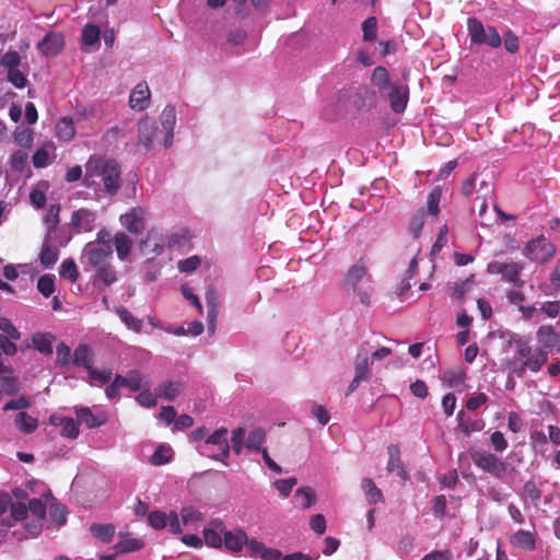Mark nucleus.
<instances>
[{
	"mask_svg": "<svg viewBox=\"0 0 560 560\" xmlns=\"http://www.w3.org/2000/svg\"><path fill=\"white\" fill-rule=\"evenodd\" d=\"M246 547L252 558H259L261 560H279L281 557L280 550L268 548L265 544L256 539L247 538Z\"/></svg>",
	"mask_w": 560,
	"mask_h": 560,
	"instance_id": "2eb2a0df",
	"label": "nucleus"
},
{
	"mask_svg": "<svg viewBox=\"0 0 560 560\" xmlns=\"http://www.w3.org/2000/svg\"><path fill=\"white\" fill-rule=\"evenodd\" d=\"M49 422L61 428L60 434L63 438L77 439L79 435V428L72 418L52 415Z\"/></svg>",
	"mask_w": 560,
	"mask_h": 560,
	"instance_id": "aec40b11",
	"label": "nucleus"
},
{
	"mask_svg": "<svg viewBox=\"0 0 560 560\" xmlns=\"http://www.w3.org/2000/svg\"><path fill=\"white\" fill-rule=\"evenodd\" d=\"M295 498L303 509H308L316 501L315 491L311 487H302L295 491Z\"/></svg>",
	"mask_w": 560,
	"mask_h": 560,
	"instance_id": "79ce46f5",
	"label": "nucleus"
},
{
	"mask_svg": "<svg viewBox=\"0 0 560 560\" xmlns=\"http://www.w3.org/2000/svg\"><path fill=\"white\" fill-rule=\"evenodd\" d=\"M409 90L407 86L394 84L384 97L389 101L390 108L394 113H404L408 103Z\"/></svg>",
	"mask_w": 560,
	"mask_h": 560,
	"instance_id": "f8f14e48",
	"label": "nucleus"
},
{
	"mask_svg": "<svg viewBox=\"0 0 560 560\" xmlns=\"http://www.w3.org/2000/svg\"><path fill=\"white\" fill-rule=\"evenodd\" d=\"M59 273L62 278L75 282L79 278V271L73 259H65L60 265Z\"/></svg>",
	"mask_w": 560,
	"mask_h": 560,
	"instance_id": "a18cd8bd",
	"label": "nucleus"
},
{
	"mask_svg": "<svg viewBox=\"0 0 560 560\" xmlns=\"http://www.w3.org/2000/svg\"><path fill=\"white\" fill-rule=\"evenodd\" d=\"M171 457V448L161 445L154 451L150 462L153 465H163L168 463Z\"/></svg>",
	"mask_w": 560,
	"mask_h": 560,
	"instance_id": "bf43d9fd",
	"label": "nucleus"
},
{
	"mask_svg": "<svg viewBox=\"0 0 560 560\" xmlns=\"http://www.w3.org/2000/svg\"><path fill=\"white\" fill-rule=\"evenodd\" d=\"M468 454L476 467L482 471L488 472L498 479H502L506 475L508 465L495 454L475 448H470Z\"/></svg>",
	"mask_w": 560,
	"mask_h": 560,
	"instance_id": "20e7f679",
	"label": "nucleus"
},
{
	"mask_svg": "<svg viewBox=\"0 0 560 560\" xmlns=\"http://www.w3.org/2000/svg\"><path fill=\"white\" fill-rule=\"evenodd\" d=\"M468 33L472 44L487 45L491 48H499L502 44V37L493 26H483L481 21L476 18L468 19Z\"/></svg>",
	"mask_w": 560,
	"mask_h": 560,
	"instance_id": "39448f33",
	"label": "nucleus"
},
{
	"mask_svg": "<svg viewBox=\"0 0 560 560\" xmlns=\"http://www.w3.org/2000/svg\"><path fill=\"white\" fill-rule=\"evenodd\" d=\"M354 376L363 381H368L371 377L369 357L366 352L358 353L354 362Z\"/></svg>",
	"mask_w": 560,
	"mask_h": 560,
	"instance_id": "e433bc0d",
	"label": "nucleus"
},
{
	"mask_svg": "<svg viewBox=\"0 0 560 560\" xmlns=\"http://www.w3.org/2000/svg\"><path fill=\"white\" fill-rule=\"evenodd\" d=\"M491 194H492L491 185H489L487 182L482 180L480 183V189L478 191V195L474 199V205H472L474 210L476 208L478 209V214L481 219V224H487L485 222V215L487 213V208H488L487 200H488V197L491 196Z\"/></svg>",
	"mask_w": 560,
	"mask_h": 560,
	"instance_id": "393cba45",
	"label": "nucleus"
},
{
	"mask_svg": "<svg viewBox=\"0 0 560 560\" xmlns=\"http://www.w3.org/2000/svg\"><path fill=\"white\" fill-rule=\"evenodd\" d=\"M59 258V249L45 241L42 245L39 260L43 267L51 268Z\"/></svg>",
	"mask_w": 560,
	"mask_h": 560,
	"instance_id": "7c9ffc66",
	"label": "nucleus"
},
{
	"mask_svg": "<svg viewBox=\"0 0 560 560\" xmlns=\"http://www.w3.org/2000/svg\"><path fill=\"white\" fill-rule=\"evenodd\" d=\"M503 44L506 51L515 54L518 51L520 42L518 37L512 32L508 31L503 36Z\"/></svg>",
	"mask_w": 560,
	"mask_h": 560,
	"instance_id": "338daca9",
	"label": "nucleus"
},
{
	"mask_svg": "<svg viewBox=\"0 0 560 560\" xmlns=\"http://www.w3.org/2000/svg\"><path fill=\"white\" fill-rule=\"evenodd\" d=\"M37 290L45 296H50L55 291L54 276L44 275L37 281Z\"/></svg>",
	"mask_w": 560,
	"mask_h": 560,
	"instance_id": "603ef678",
	"label": "nucleus"
},
{
	"mask_svg": "<svg viewBox=\"0 0 560 560\" xmlns=\"http://www.w3.org/2000/svg\"><path fill=\"white\" fill-rule=\"evenodd\" d=\"M101 234L102 232L97 233L95 244L89 243L85 247V256L88 261L94 268L106 265L107 259L113 254L110 241H102Z\"/></svg>",
	"mask_w": 560,
	"mask_h": 560,
	"instance_id": "1a4fd4ad",
	"label": "nucleus"
},
{
	"mask_svg": "<svg viewBox=\"0 0 560 560\" xmlns=\"http://www.w3.org/2000/svg\"><path fill=\"white\" fill-rule=\"evenodd\" d=\"M73 364L89 370L93 364V351L88 345H80L74 349Z\"/></svg>",
	"mask_w": 560,
	"mask_h": 560,
	"instance_id": "bb28decb",
	"label": "nucleus"
},
{
	"mask_svg": "<svg viewBox=\"0 0 560 560\" xmlns=\"http://www.w3.org/2000/svg\"><path fill=\"white\" fill-rule=\"evenodd\" d=\"M101 183L107 195H117L122 183L120 165L114 159L92 155L85 163L83 184L86 188L96 190Z\"/></svg>",
	"mask_w": 560,
	"mask_h": 560,
	"instance_id": "f257e3e1",
	"label": "nucleus"
},
{
	"mask_svg": "<svg viewBox=\"0 0 560 560\" xmlns=\"http://www.w3.org/2000/svg\"><path fill=\"white\" fill-rule=\"evenodd\" d=\"M151 92L147 82L138 83L130 93L129 105L132 109L144 110L149 106Z\"/></svg>",
	"mask_w": 560,
	"mask_h": 560,
	"instance_id": "f3484780",
	"label": "nucleus"
},
{
	"mask_svg": "<svg viewBox=\"0 0 560 560\" xmlns=\"http://www.w3.org/2000/svg\"><path fill=\"white\" fill-rule=\"evenodd\" d=\"M363 40L374 42L377 33V20L375 16L368 18L362 23Z\"/></svg>",
	"mask_w": 560,
	"mask_h": 560,
	"instance_id": "09e8293b",
	"label": "nucleus"
},
{
	"mask_svg": "<svg viewBox=\"0 0 560 560\" xmlns=\"http://www.w3.org/2000/svg\"><path fill=\"white\" fill-rule=\"evenodd\" d=\"M225 532V524L221 520H212L209 527L202 530L203 539L207 546L211 548H221L223 544V536Z\"/></svg>",
	"mask_w": 560,
	"mask_h": 560,
	"instance_id": "ddd939ff",
	"label": "nucleus"
},
{
	"mask_svg": "<svg viewBox=\"0 0 560 560\" xmlns=\"http://www.w3.org/2000/svg\"><path fill=\"white\" fill-rule=\"evenodd\" d=\"M516 353L518 357L524 359L520 369L514 370L518 373H523L526 369L532 372H538L548 360V357L544 351H540L537 348L533 349L532 346L524 340L516 341Z\"/></svg>",
	"mask_w": 560,
	"mask_h": 560,
	"instance_id": "423d86ee",
	"label": "nucleus"
},
{
	"mask_svg": "<svg viewBox=\"0 0 560 560\" xmlns=\"http://www.w3.org/2000/svg\"><path fill=\"white\" fill-rule=\"evenodd\" d=\"M0 385L7 395H15L19 392V383L15 377L2 376Z\"/></svg>",
	"mask_w": 560,
	"mask_h": 560,
	"instance_id": "774afa93",
	"label": "nucleus"
},
{
	"mask_svg": "<svg viewBox=\"0 0 560 560\" xmlns=\"http://www.w3.org/2000/svg\"><path fill=\"white\" fill-rule=\"evenodd\" d=\"M361 489L365 493L369 503L376 504L384 501L381 489L376 487L371 478H363L361 480Z\"/></svg>",
	"mask_w": 560,
	"mask_h": 560,
	"instance_id": "2f4dec72",
	"label": "nucleus"
},
{
	"mask_svg": "<svg viewBox=\"0 0 560 560\" xmlns=\"http://www.w3.org/2000/svg\"><path fill=\"white\" fill-rule=\"evenodd\" d=\"M247 538V534L242 529L225 530L223 544L229 551L240 552L246 546Z\"/></svg>",
	"mask_w": 560,
	"mask_h": 560,
	"instance_id": "6ab92c4d",
	"label": "nucleus"
},
{
	"mask_svg": "<svg viewBox=\"0 0 560 560\" xmlns=\"http://www.w3.org/2000/svg\"><path fill=\"white\" fill-rule=\"evenodd\" d=\"M0 330H2L5 334V336L11 338L12 340H19L21 338L20 331L7 317H0Z\"/></svg>",
	"mask_w": 560,
	"mask_h": 560,
	"instance_id": "680f3d73",
	"label": "nucleus"
},
{
	"mask_svg": "<svg viewBox=\"0 0 560 560\" xmlns=\"http://www.w3.org/2000/svg\"><path fill=\"white\" fill-rule=\"evenodd\" d=\"M265 439H266L265 430L261 428H257V429L253 430L249 433V435L247 436L245 446L248 450L261 452V450H262L261 446L265 443Z\"/></svg>",
	"mask_w": 560,
	"mask_h": 560,
	"instance_id": "37998d69",
	"label": "nucleus"
},
{
	"mask_svg": "<svg viewBox=\"0 0 560 560\" xmlns=\"http://www.w3.org/2000/svg\"><path fill=\"white\" fill-rule=\"evenodd\" d=\"M116 281V271L109 264L96 268V272L94 275V284L100 282L104 285H110Z\"/></svg>",
	"mask_w": 560,
	"mask_h": 560,
	"instance_id": "72a5a7b5",
	"label": "nucleus"
},
{
	"mask_svg": "<svg viewBox=\"0 0 560 560\" xmlns=\"http://www.w3.org/2000/svg\"><path fill=\"white\" fill-rule=\"evenodd\" d=\"M424 210L419 209L410 219L409 231L415 238H418L422 232L424 225Z\"/></svg>",
	"mask_w": 560,
	"mask_h": 560,
	"instance_id": "49530a36",
	"label": "nucleus"
},
{
	"mask_svg": "<svg viewBox=\"0 0 560 560\" xmlns=\"http://www.w3.org/2000/svg\"><path fill=\"white\" fill-rule=\"evenodd\" d=\"M184 385L182 382L165 381L159 385L158 395L168 401H173L183 392Z\"/></svg>",
	"mask_w": 560,
	"mask_h": 560,
	"instance_id": "cd10ccee",
	"label": "nucleus"
},
{
	"mask_svg": "<svg viewBox=\"0 0 560 560\" xmlns=\"http://www.w3.org/2000/svg\"><path fill=\"white\" fill-rule=\"evenodd\" d=\"M388 453V462H387V471L395 472L401 480L406 481L409 479V474L400 458V450L398 445L390 444L387 447Z\"/></svg>",
	"mask_w": 560,
	"mask_h": 560,
	"instance_id": "dca6fc26",
	"label": "nucleus"
},
{
	"mask_svg": "<svg viewBox=\"0 0 560 560\" xmlns=\"http://www.w3.org/2000/svg\"><path fill=\"white\" fill-rule=\"evenodd\" d=\"M228 429L222 427L208 435L205 440L203 448L200 453L213 460L229 465L230 444L228 441Z\"/></svg>",
	"mask_w": 560,
	"mask_h": 560,
	"instance_id": "7ed1b4c3",
	"label": "nucleus"
},
{
	"mask_svg": "<svg viewBox=\"0 0 560 560\" xmlns=\"http://www.w3.org/2000/svg\"><path fill=\"white\" fill-rule=\"evenodd\" d=\"M143 541L138 538H127L121 541H119L116 545V548L119 552H132L140 550L143 547Z\"/></svg>",
	"mask_w": 560,
	"mask_h": 560,
	"instance_id": "6e6d98bb",
	"label": "nucleus"
},
{
	"mask_svg": "<svg viewBox=\"0 0 560 560\" xmlns=\"http://www.w3.org/2000/svg\"><path fill=\"white\" fill-rule=\"evenodd\" d=\"M75 415L78 422L85 424L89 429L97 428L105 423L104 417L93 415L88 407L77 409Z\"/></svg>",
	"mask_w": 560,
	"mask_h": 560,
	"instance_id": "c85d7f7f",
	"label": "nucleus"
},
{
	"mask_svg": "<svg viewBox=\"0 0 560 560\" xmlns=\"http://www.w3.org/2000/svg\"><path fill=\"white\" fill-rule=\"evenodd\" d=\"M116 314L128 329L139 334L142 330L143 323L140 318L135 317L127 308L120 306L116 310Z\"/></svg>",
	"mask_w": 560,
	"mask_h": 560,
	"instance_id": "f704fd0d",
	"label": "nucleus"
},
{
	"mask_svg": "<svg viewBox=\"0 0 560 560\" xmlns=\"http://www.w3.org/2000/svg\"><path fill=\"white\" fill-rule=\"evenodd\" d=\"M244 436L245 429L242 427H238L232 431L230 450L232 448L236 455L242 453Z\"/></svg>",
	"mask_w": 560,
	"mask_h": 560,
	"instance_id": "5fc2aeb1",
	"label": "nucleus"
},
{
	"mask_svg": "<svg viewBox=\"0 0 560 560\" xmlns=\"http://www.w3.org/2000/svg\"><path fill=\"white\" fill-rule=\"evenodd\" d=\"M556 246L545 235L530 240L525 246V255L535 262L545 264L553 258Z\"/></svg>",
	"mask_w": 560,
	"mask_h": 560,
	"instance_id": "6e6552de",
	"label": "nucleus"
},
{
	"mask_svg": "<svg viewBox=\"0 0 560 560\" xmlns=\"http://www.w3.org/2000/svg\"><path fill=\"white\" fill-rule=\"evenodd\" d=\"M95 213L89 209L81 208L71 215V225L80 232H90L93 230Z\"/></svg>",
	"mask_w": 560,
	"mask_h": 560,
	"instance_id": "a211bd4d",
	"label": "nucleus"
},
{
	"mask_svg": "<svg viewBox=\"0 0 560 560\" xmlns=\"http://www.w3.org/2000/svg\"><path fill=\"white\" fill-rule=\"evenodd\" d=\"M21 63V56L15 50L7 51L1 58V65L9 70L16 69Z\"/></svg>",
	"mask_w": 560,
	"mask_h": 560,
	"instance_id": "4d7b16f0",
	"label": "nucleus"
},
{
	"mask_svg": "<svg viewBox=\"0 0 560 560\" xmlns=\"http://www.w3.org/2000/svg\"><path fill=\"white\" fill-rule=\"evenodd\" d=\"M163 243L160 237L152 234L151 232L148 234L147 238L141 241L140 249L143 253H154L156 255L161 254L163 250Z\"/></svg>",
	"mask_w": 560,
	"mask_h": 560,
	"instance_id": "a19ab883",
	"label": "nucleus"
},
{
	"mask_svg": "<svg viewBox=\"0 0 560 560\" xmlns=\"http://www.w3.org/2000/svg\"><path fill=\"white\" fill-rule=\"evenodd\" d=\"M180 517L184 524L202 521V514L192 506H184L180 510Z\"/></svg>",
	"mask_w": 560,
	"mask_h": 560,
	"instance_id": "0e129e2a",
	"label": "nucleus"
},
{
	"mask_svg": "<svg viewBox=\"0 0 560 560\" xmlns=\"http://www.w3.org/2000/svg\"><path fill=\"white\" fill-rule=\"evenodd\" d=\"M490 443L493 450L498 453L504 452L509 446L508 441L501 431H494L491 433Z\"/></svg>",
	"mask_w": 560,
	"mask_h": 560,
	"instance_id": "e2e57ef3",
	"label": "nucleus"
},
{
	"mask_svg": "<svg viewBox=\"0 0 560 560\" xmlns=\"http://www.w3.org/2000/svg\"><path fill=\"white\" fill-rule=\"evenodd\" d=\"M466 378V373L462 370H448L445 371L443 374V381L450 386V387H456L464 383Z\"/></svg>",
	"mask_w": 560,
	"mask_h": 560,
	"instance_id": "3c124183",
	"label": "nucleus"
},
{
	"mask_svg": "<svg viewBox=\"0 0 560 560\" xmlns=\"http://www.w3.org/2000/svg\"><path fill=\"white\" fill-rule=\"evenodd\" d=\"M524 269V265L516 261L511 262H502V261H491L487 266V271L492 275H501L502 278L512 283L515 288H523L525 281L521 278V272Z\"/></svg>",
	"mask_w": 560,
	"mask_h": 560,
	"instance_id": "0eeeda50",
	"label": "nucleus"
},
{
	"mask_svg": "<svg viewBox=\"0 0 560 560\" xmlns=\"http://www.w3.org/2000/svg\"><path fill=\"white\" fill-rule=\"evenodd\" d=\"M28 511L38 520L43 521L46 515V504L40 499H32L27 505Z\"/></svg>",
	"mask_w": 560,
	"mask_h": 560,
	"instance_id": "052dcab7",
	"label": "nucleus"
},
{
	"mask_svg": "<svg viewBox=\"0 0 560 560\" xmlns=\"http://www.w3.org/2000/svg\"><path fill=\"white\" fill-rule=\"evenodd\" d=\"M132 392H141L143 388L150 387V381L148 377L142 376L137 371H131L127 375V385Z\"/></svg>",
	"mask_w": 560,
	"mask_h": 560,
	"instance_id": "58836bf2",
	"label": "nucleus"
},
{
	"mask_svg": "<svg viewBox=\"0 0 560 560\" xmlns=\"http://www.w3.org/2000/svg\"><path fill=\"white\" fill-rule=\"evenodd\" d=\"M457 421L458 429L467 436L474 432L481 431L485 427V422L481 419H471L463 410L457 413Z\"/></svg>",
	"mask_w": 560,
	"mask_h": 560,
	"instance_id": "a878e982",
	"label": "nucleus"
},
{
	"mask_svg": "<svg viewBox=\"0 0 560 560\" xmlns=\"http://www.w3.org/2000/svg\"><path fill=\"white\" fill-rule=\"evenodd\" d=\"M148 522L154 529H163L167 525V515L161 511H153L149 514Z\"/></svg>",
	"mask_w": 560,
	"mask_h": 560,
	"instance_id": "13d9d810",
	"label": "nucleus"
},
{
	"mask_svg": "<svg viewBox=\"0 0 560 560\" xmlns=\"http://www.w3.org/2000/svg\"><path fill=\"white\" fill-rule=\"evenodd\" d=\"M56 135L62 141H70L75 135V128L72 118L62 117L56 125Z\"/></svg>",
	"mask_w": 560,
	"mask_h": 560,
	"instance_id": "473e14b6",
	"label": "nucleus"
},
{
	"mask_svg": "<svg viewBox=\"0 0 560 560\" xmlns=\"http://www.w3.org/2000/svg\"><path fill=\"white\" fill-rule=\"evenodd\" d=\"M56 352H57L56 363L58 365L65 366L70 363L71 350H70L69 346H67L65 342H60L57 346Z\"/></svg>",
	"mask_w": 560,
	"mask_h": 560,
	"instance_id": "69168bd1",
	"label": "nucleus"
},
{
	"mask_svg": "<svg viewBox=\"0 0 560 560\" xmlns=\"http://www.w3.org/2000/svg\"><path fill=\"white\" fill-rule=\"evenodd\" d=\"M442 198V190L439 187L433 188L428 196V213L438 217L440 213V201Z\"/></svg>",
	"mask_w": 560,
	"mask_h": 560,
	"instance_id": "de8ad7c7",
	"label": "nucleus"
},
{
	"mask_svg": "<svg viewBox=\"0 0 560 560\" xmlns=\"http://www.w3.org/2000/svg\"><path fill=\"white\" fill-rule=\"evenodd\" d=\"M158 135L159 127L154 119L144 117L138 122V145H142L145 151L152 149Z\"/></svg>",
	"mask_w": 560,
	"mask_h": 560,
	"instance_id": "9d476101",
	"label": "nucleus"
},
{
	"mask_svg": "<svg viewBox=\"0 0 560 560\" xmlns=\"http://www.w3.org/2000/svg\"><path fill=\"white\" fill-rule=\"evenodd\" d=\"M144 210L141 208H132L128 213L121 217L122 225L133 234L143 230Z\"/></svg>",
	"mask_w": 560,
	"mask_h": 560,
	"instance_id": "412c9836",
	"label": "nucleus"
},
{
	"mask_svg": "<svg viewBox=\"0 0 560 560\" xmlns=\"http://www.w3.org/2000/svg\"><path fill=\"white\" fill-rule=\"evenodd\" d=\"M161 124L165 131L164 145L170 147L173 141V130L176 124V110L172 105H167L161 115Z\"/></svg>",
	"mask_w": 560,
	"mask_h": 560,
	"instance_id": "4be33fe9",
	"label": "nucleus"
},
{
	"mask_svg": "<svg viewBox=\"0 0 560 560\" xmlns=\"http://www.w3.org/2000/svg\"><path fill=\"white\" fill-rule=\"evenodd\" d=\"M91 534L102 542H110L115 535V526L112 524H92Z\"/></svg>",
	"mask_w": 560,
	"mask_h": 560,
	"instance_id": "c9c22d12",
	"label": "nucleus"
},
{
	"mask_svg": "<svg viewBox=\"0 0 560 560\" xmlns=\"http://www.w3.org/2000/svg\"><path fill=\"white\" fill-rule=\"evenodd\" d=\"M15 427L25 434L33 433L38 427V420L25 411H20L14 418Z\"/></svg>",
	"mask_w": 560,
	"mask_h": 560,
	"instance_id": "c756f323",
	"label": "nucleus"
},
{
	"mask_svg": "<svg viewBox=\"0 0 560 560\" xmlns=\"http://www.w3.org/2000/svg\"><path fill=\"white\" fill-rule=\"evenodd\" d=\"M510 542L522 550L532 551L536 548V533L535 532H528L524 529H520L516 533H514L511 538Z\"/></svg>",
	"mask_w": 560,
	"mask_h": 560,
	"instance_id": "5701e85b",
	"label": "nucleus"
},
{
	"mask_svg": "<svg viewBox=\"0 0 560 560\" xmlns=\"http://www.w3.org/2000/svg\"><path fill=\"white\" fill-rule=\"evenodd\" d=\"M537 340L539 342L540 351H544L548 357V353L553 350H560V335L556 332L551 325L540 326L536 332Z\"/></svg>",
	"mask_w": 560,
	"mask_h": 560,
	"instance_id": "9b49d317",
	"label": "nucleus"
},
{
	"mask_svg": "<svg viewBox=\"0 0 560 560\" xmlns=\"http://www.w3.org/2000/svg\"><path fill=\"white\" fill-rule=\"evenodd\" d=\"M63 45L62 35L49 32L38 42L37 49L46 57H54L62 50Z\"/></svg>",
	"mask_w": 560,
	"mask_h": 560,
	"instance_id": "4468645a",
	"label": "nucleus"
},
{
	"mask_svg": "<svg viewBox=\"0 0 560 560\" xmlns=\"http://www.w3.org/2000/svg\"><path fill=\"white\" fill-rule=\"evenodd\" d=\"M361 282H371L368 276V268L362 258L348 269L343 279V287L346 290L355 293L363 305L369 306L371 303L370 291L360 287Z\"/></svg>",
	"mask_w": 560,
	"mask_h": 560,
	"instance_id": "f03ea898",
	"label": "nucleus"
},
{
	"mask_svg": "<svg viewBox=\"0 0 560 560\" xmlns=\"http://www.w3.org/2000/svg\"><path fill=\"white\" fill-rule=\"evenodd\" d=\"M371 82L377 89V92L382 97L385 96L386 92L395 84L390 82L389 73L383 66L374 68Z\"/></svg>",
	"mask_w": 560,
	"mask_h": 560,
	"instance_id": "b1692460",
	"label": "nucleus"
},
{
	"mask_svg": "<svg viewBox=\"0 0 560 560\" xmlns=\"http://www.w3.org/2000/svg\"><path fill=\"white\" fill-rule=\"evenodd\" d=\"M522 498L524 500H529L532 503L537 505L541 499V490L535 481L527 480L522 489Z\"/></svg>",
	"mask_w": 560,
	"mask_h": 560,
	"instance_id": "c03bdc74",
	"label": "nucleus"
},
{
	"mask_svg": "<svg viewBox=\"0 0 560 560\" xmlns=\"http://www.w3.org/2000/svg\"><path fill=\"white\" fill-rule=\"evenodd\" d=\"M33 347L44 354L52 353L51 336L47 334H34L32 337Z\"/></svg>",
	"mask_w": 560,
	"mask_h": 560,
	"instance_id": "ea45409f",
	"label": "nucleus"
},
{
	"mask_svg": "<svg viewBox=\"0 0 560 560\" xmlns=\"http://www.w3.org/2000/svg\"><path fill=\"white\" fill-rule=\"evenodd\" d=\"M132 242L125 233H117L115 235V248L120 260H125L131 249Z\"/></svg>",
	"mask_w": 560,
	"mask_h": 560,
	"instance_id": "4c0bfd02",
	"label": "nucleus"
},
{
	"mask_svg": "<svg viewBox=\"0 0 560 560\" xmlns=\"http://www.w3.org/2000/svg\"><path fill=\"white\" fill-rule=\"evenodd\" d=\"M60 205H51L45 217V223L48 229V234L54 231L59 223Z\"/></svg>",
	"mask_w": 560,
	"mask_h": 560,
	"instance_id": "864d4df0",
	"label": "nucleus"
},
{
	"mask_svg": "<svg viewBox=\"0 0 560 560\" xmlns=\"http://www.w3.org/2000/svg\"><path fill=\"white\" fill-rule=\"evenodd\" d=\"M100 28L94 24H86L82 30V42L88 46H92L100 40Z\"/></svg>",
	"mask_w": 560,
	"mask_h": 560,
	"instance_id": "8fccbe9b",
	"label": "nucleus"
}]
</instances>
